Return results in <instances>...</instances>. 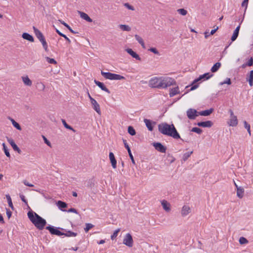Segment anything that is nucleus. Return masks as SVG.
<instances>
[{"label": "nucleus", "mask_w": 253, "mask_h": 253, "mask_svg": "<svg viewBox=\"0 0 253 253\" xmlns=\"http://www.w3.org/2000/svg\"><path fill=\"white\" fill-rule=\"evenodd\" d=\"M175 84L173 79L169 77H154L149 82V86L152 88H166Z\"/></svg>", "instance_id": "obj_1"}, {"label": "nucleus", "mask_w": 253, "mask_h": 253, "mask_svg": "<svg viewBox=\"0 0 253 253\" xmlns=\"http://www.w3.org/2000/svg\"><path fill=\"white\" fill-rule=\"evenodd\" d=\"M158 129L163 134L172 137L174 139L180 138H180V135L173 124L169 125L166 123L160 124L158 125Z\"/></svg>", "instance_id": "obj_2"}, {"label": "nucleus", "mask_w": 253, "mask_h": 253, "mask_svg": "<svg viewBox=\"0 0 253 253\" xmlns=\"http://www.w3.org/2000/svg\"><path fill=\"white\" fill-rule=\"evenodd\" d=\"M28 216L30 221L39 230H42L46 224V221L44 219L32 211L28 212Z\"/></svg>", "instance_id": "obj_3"}, {"label": "nucleus", "mask_w": 253, "mask_h": 253, "mask_svg": "<svg viewBox=\"0 0 253 253\" xmlns=\"http://www.w3.org/2000/svg\"><path fill=\"white\" fill-rule=\"evenodd\" d=\"M101 74L104 78L110 80H125V78L120 75L112 73L110 72H105L102 71Z\"/></svg>", "instance_id": "obj_4"}, {"label": "nucleus", "mask_w": 253, "mask_h": 253, "mask_svg": "<svg viewBox=\"0 0 253 253\" xmlns=\"http://www.w3.org/2000/svg\"><path fill=\"white\" fill-rule=\"evenodd\" d=\"M187 117L190 120H194L199 115V112L194 109L190 108L186 111Z\"/></svg>", "instance_id": "obj_5"}, {"label": "nucleus", "mask_w": 253, "mask_h": 253, "mask_svg": "<svg viewBox=\"0 0 253 253\" xmlns=\"http://www.w3.org/2000/svg\"><path fill=\"white\" fill-rule=\"evenodd\" d=\"M133 242V239L130 234H126L123 240V244L129 247H132Z\"/></svg>", "instance_id": "obj_6"}, {"label": "nucleus", "mask_w": 253, "mask_h": 253, "mask_svg": "<svg viewBox=\"0 0 253 253\" xmlns=\"http://www.w3.org/2000/svg\"><path fill=\"white\" fill-rule=\"evenodd\" d=\"M46 229L48 230L51 234L55 235L57 236H62L63 235L64 233L61 232L57 228L54 227V226L49 225L46 227Z\"/></svg>", "instance_id": "obj_7"}, {"label": "nucleus", "mask_w": 253, "mask_h": 253, "mask_svg": "<svg viewBox=\"0 0 253 253\" xmlns=\"http://www.w3.org/2000/svg\"><path fill=\"white\" fill-rule=\"evenodd\" d=\"M153 145L158 151L161 153H166L167 147L164 146L161 143L154 142Z\"/></svg>", "instance_id": "obj_8"}, {"label": "nucleus", "mask_w": 253, "mask_h": 253, "mask_svg": "<svg viewBox=\"0 0 253 253\" xmlns=\"http://www.w3.org/2000/svg\"><path fill=\"white\" fill-rule=\"evenodd\" d=\"M6 139H7V141L11 145V146L12 147V148L13 149V150L15 151H17L19 154H21L22 152L21 150L19 149V148L15 144L14 140L12 138H9L8 137H6Z\"/></svg>", "instance_id": "obj_9"}, {"label": "nucleus", "mask_w": 253, "mask_h": 253, "mask_svg": "<svg viewBox=\"0 0 253 253\" xmlns=\"http://www.w3.org/2000/svg\"><path fill=\"white\" fill-rule=\"evenodd\" d=\"M91 104L93 107V109L98 114H101L100 106L97 101L93 98H91Z\"/></svg>", "instance_id": "obj_10"}, {"label": "nucleus", "mask_w": 253, "mask_h": 253, "mask_svg": "<svg viewBox=\"0 0 253 253\" xmlns=\"http://www.w3.org/2000/svg\"><path fill=\"white\" fill-rule=\"evenodd\" d=\"M199 126L204 127H211L213 125V123L211 121H207L205 122H201L197 123Z\"/></svg>", "instance_id": "obj_11"}, {"label": "nucleus", "mask_w": 253, "mask_h": 253, "mask_svg": "<svg viewBox=\"0 0 253 253\" xmlns=\"http://www.w3.org/2000/svg\"><path fill=\"white\" fill-rule=\"evenodd\" d=\"M94 82L102 90L105 91V92H107L108 93H110V91H109V90L105 86V85H104V84L103 83H101V82L96 81L95 80L94 81Z\"/></svg>", "instance_id": "obj_12"}, {"label": "nucleus", "mask_w": 253, "mask_h": 253, "mask_svg": "<svg viewBox=\"0 0 253 253\" xmlns=\"http://www.w3.org/2000/svg\"><path fill=\"white\" fill-rule=\"evenodd\" d=\"M229 126H235L238 125V120L236 116L230 117V119L228 122Z\"/></svg>", "instance_id": "obj_13"}, {"label": "nucleus", "mask_w": 253, "mask_h": 253, "mask_svg": "<svg viewBox=\"0 0 253 253\" xmlns=\"http://www.w3.org/2000/svg\"><path fill=\"white\" fill-rule=\"evenodd\" d=\"M109 159L112 167L114 169H116L117 167V161L115 159V156L112 152L109 153Z\"/></svg>", "instance_id": "obj_14"}, {"label": "nucleus", "mask_w": 253, "mask_h": 253, "mask_svg": "<svg viewBox=\"0 0 253 253\" xmlns=\"http://www.w3.org/2000/svg\"><path fill=\"white\" fill-rule=\"evenodd\" d=\"M126 52L130 54L132 57L135 58L136 60H141V58L131 48H127L126 49Z\"/></svg>", "instance_id": "obj_15"}, {"label": "nucleus", "mask_w": 253, "mask_h": 253, "mask_svg": "<svg viewBox=\"0 0 253 253\" xmlns=\"http://www.w3.org/2000/svg\"><path fill=\"white\" fill-rule=\"evenodd\" d=\"M22 80L25 85L31 86L32 85V82L27 75L22 77Z\"/></svg>", "instance_id": "obj_16"}, {"label": "nucleus", "mask_w": 253, "mask_h": 253, "mask_svg": "<svg viewBox=\"0 0 253 253\" xmlns=\"http://www.w3.org/2000/svg\"><path fill=\"white\" fill-rule=\"evenodd\" d=\"M56 205L58 206V208L61 210L62 211H65L66 210H64V209L67 208L68 205L64 202L61 201H58L56 203Z\"/></svg>", "instance_id": "obj_17"}, {"label": "nucleus", "mask_w": 253, "mask_h": 253, "mask_svg": "<svg viewBox=\"0 0 253 253\" xmlns=\"http://www.w3.org/2000/svg\"><path fill=\"white\" fill-rule=\"evenodd\" d=\"M213 76V74H210V73H205L204 75L200 76L197 79L195 80L194 81V83H196L204 78H206V80H208Z\"/></svg>", "instance_id": "obj_18"}, {"label": "nucleus", "mask_w": 253, "mask_h": 253, "mask_svg": "<svg viewBox=\"0 0 253 253\" xmlns=\"http://www.w3.org/2000/svg\"><path fill=\"white\" fill-rule=\"evenodd\" d=\"M81 17L84 19L85 20H86V21L88 22H92V20L91 18H90L88 15L86 14L84 12H81V11H78Z\"/></svg>", "instance_id": "obj_19"}, {"label": "nucleus", "mask_w": 253, "mask_h": 253, "mask_svg": "<svg viewBox=\"0 0 253 253\" xmlns=\"http://www.w3.org/2000/svg\"><path fill=\"white\" fill-rule=\"evenodd\" d=\"M22 37L24 39L30 42H34V39L33 37L27 33H23V34L22 35Z\"/></svg>", "instance_id": "obj_20"}, {"label": "nucleus", "mask_w": 253, "mask_h": 253, "mask_svg": "<svg viewBox=\"0 0 253 253\" xmlns=\"http://www.w3.org/2000/svg\"><path fill=\"white\" fill-rule=\"evenodd\" d=\"M191 209L190 208L187 206H184L182 207V210H181V214L182 216H186L190 212Z\"/></svg>", "instance_id": "obj_21"}, {"label": "nucleus", "mask_w": 253, "mask_h": 253, "mask_svg": "<svg viewBox=\"0 0 253 253\" xmlns=\"http://www.w3.org/2000/svg\"><path fill=\"white\" fill-rule=\"evenodd\" d=\"M213 111V108H211L209 110H206L201 112H199V115L203 116H208L211 114Z\"/></svg>", "instance_id": "obj_22"}, {"label": "nucleus", "mask_w": 253, "mask_h": 253, "mask_svg": "<svg viewBox=\"0 0 253 253\" xmlns=\"http://www.w3.org/2000/svg\"><path fill=\"white\" fill-rule=\"evenodd\" d=\"M162 205L163 206V209L166 211H169L170 210V204L166 200H163L161 202Z\"/></svg>", "instance_id": "obj_23"}, {"label": "nucleus", "mask_w": 253, "mask_h": 253, "mask_svg": "<svg viewBox=\"0 0 253 253\" xmlns=\"http://www.w3.org/2000/svg\"><path fill=\"white\" fill-rule=\"evenodd\" d=\"M239 30H240V26H238V27H236V28L234 30L233 35L231 37V40L232 42L235 41L236 40V39L237 38L238 35H239Z\"/></svg>", "instance_id": "obj_24"}, {"label": "nucleus", "mask_w": 253, "mask_h": 253, "mask_svg": "<svg viewBox=\"0 0 253 253\" xmlns=\"http://www.w3.org/2000/svg\"><path fill=\"white\" fill-rule=\"evenodd\" d=\"M144 122L146 124L147 127L150 131H152L153 129V126L152 125V122L147 119H144Z\"/></svg>", "instance_id": "obj_25"}, {"label": "nucleus", "mask_w": 253, "mask_h": 253, "mask_svg": "<svg viewBox=\"0 0 253 253\" xmlns=\"http://www.w3.org/2000/svg\"><path fill=\"white\" fill-rule=\"evenodd\" d=\"M33 29L34 31V33L37 37V38L40 40V39H42V38L44 37L43 34L42 33V32L39 30L38 29H37L35 27H33Z\"/></svg>", "instance_id": "obj_26"}, {"label": "nucleus", "mask_w": 253, "mask_h": 253, "mask_svg": "<svg viewBox=\"0 0 253 253\" xmlns=\"http://www.w3.org/2000/svg\"><path fill=\"white\" fill-rule=\"evenodd\" d=\"M247 77V80L249 81L250 85L252 86L253 85V70L250 72Z\"/></svg>", "instance_id": "obj_27"}, {"label": "nucleus", "mask_w": 253, "mask_h": 253, "mask_svg": "<svg viewBox=\"0 0 253 253\" xmlns=\"http://www.w3.org/2000/svg\"><path fill=\"white\" fill-rule=\"evenodd\" d=\"M244 193V189L242 187L238 188L237 189V196L239 198H242L243 197Z\"/></svg>", "instance_id": "obj_28"}, {"label": "nucleus", "mask_w": 253, "mask_h": 253, "mask_svg": "<svg viewBox=\"0 0 253 253\" xmlns=\"http://www.w3.org/2000/svg\"><path fill=\"white\" fill-rule=\"evenodd\" d=\"M179 93L178 87L172 88L170 89L169 92L170 97H172Z\"/></svg>", "instance_id": "obj_29"}, {"label": "nucleus", "mask_w": 253, "mask_h": 253, "mask_svg": "<svg viewBox=\"0 0 253 253\" xmlns=\"http://www.w3.org/2000/svg\"><path fill=\"white\" fill-rule=\"evenodd\" d=\"M221 66V63L220 62H216L215 64L213 65V66L211 68V71L212 73L216 72L218 71L219 68Z\"/></svg>", "instance_id": "obj_30"}, {"label": "nucleus", "mask_w": 253, "mask_h": 253, "mask_svg": "<svg viewBox=\"0 0 253 253\" xmlns=\"http://www.w3.org/2000/svg\"><path fill=\"white\" fill-rule=\"evenodd\" d=\"M10 120V121L11 122L13 126L15 127L18 130H21V126H20V125L17 123L16 122H15L14 119H13L12 118H10V117H9L8 118Z\"/></svg>", "instance_id": "obj_31"}, {"label": "nucleus", "mask_w": 253, "mask_h": 253, "mask_svg": "<svg viewBox=\"0 0 253 253\" xmlns=\"http://www.w3.org/2000/svg\"><path fill=\"white\" fill-rule=\"evenodd\" d=\"M59 21L62 24H63L64 26H65L66 27H67L69 30V31L73 33V34H77V33H78V32H76L75 31H74V30H72V29L69 26V25H68L66 23H65L64 21L61 20H59Z\"/></svg>", "instance_id": "obj_32"}, {"label": "nucleus", "mask_w": 253, "mask_h": 253, "mask_svg": "<svg viewBox=\"0 0 253 253\" xmlns=\"http://www.w3.org/2000/svg\"><path fill=\"white\" fill-rule=\"evenodd\" d=\"M119 27L124 31H130L131 30L130 27L126 25L121 24L119 25Z\"/></svg>", "instance_id": "obj_33"}, {"label": "nucleus", "mask_w": 253, "mask_h": 253, "mask_svg": "<svg viewBox=\"0 0 253 253\" xmlns=\"http://www.w3.org/2000/svg\"><path fill=\"white\" fill-rule=\"evenodd\" d=\"M62 124H63L64 126H65V128H67V129H69L70 130H72V131H73L74 132H76V130L70 126L68 125L65 120L64 119H62Z\"/></svg>", "instance_id": "obj_34"}, {"label": "nucleus", "mask_w": 253, "mask_h": 253, "mask_svg": "<svg viewBox=\"0 0 253 253\" xmlns=\"http://www.w3.org/2000/svg\"><path fill=\"white\" fill-rule=\"evenodd\" d=\"M2 145L3 146V151L4 152L5 155L7 157L9 158L10 157V155L8 149L7 147H6L5 144L4 143H3Z\"/></svg>", "instance_id": "obj_35"}, {"label": "nucleus", "mask_w": 253, "mask_h": 253, "mask_svg": "<svg viewBox=\"0 0 253 253\" xmlns=\"http://www.w3.org/2000/svg\"><path fill=\"white\" fill-rule=\"evenodd\" d=\"M56 32L60 36H61V37H63L64 38H65V39L66 40H67V41L68 42V43H70L71 42V40L65 35L63 34L60 31H59V30H58V29H56Z\"/></svg>", "instance_id": "obj_36"}, {"label": "nucleus", "mask_w": 253, "mask_h": 253, "mask_svg": "<svg viewBox=\"0 0 253 253\" xmlns=\"http://www.w3.org/2000/svg\"><path fill=\"white\" fill-rule=\"evenodd\" d=\"M128 132L131 135L133 136L135 135L136 132L134 128L131 126H129L127 129Z\"/></svg>", "instance_id": "obj_37"}, {"label": "nucleus", "mask_w": 253, "mask_h": 253, "mask_svg": "<svg viewBox=\"0 0 253 253\" xmlns=\"http://www.w3.org/2000/svg\"><path fill=\"white\" fill-rule=\"evenodd\" d=\"M77 233H75V232H73L71 231H68L65 233H64V234H63V235H65L66 237H71V236L75 237L77 236Z\"/></svg>", "instance_id": "obj_38"}, {"label": "nucleus", "mask_w": 253, "mask_h": 253, "mask_svg": "<svg viewBox=\"0 0 253 253\" xmlns=\"http://www.w3.org/2000/svg\"><path fill=\"white\" fill-rule=\"evenodd\" d=\"M193 153V151L188 152L183 154L182 159L184 161H186L190 155Z\"/></svg>", "instance_id": "obj_39"}, {"label": "nucleus", "mask_w": 253, "mask_h": 253, "mask_svg": "<svg viewBox=\"0 0 253 253\" xmlns=\"http://www.w3.org/2000/svg\"><path fill=\"white\" fill-rule=\"evenodd\" d=\"M6 198L7 200V202H8L9 206L12 209V210H13V206L12 204V200L10 198V196L9 195H6Z\"/></svg>", "instance_id": "obj_40"}, {"label": "nucleus", "mask_w": 253, "mask_h": 253, "mask_svg": "<svg viewBox=\"0 0 253 253\" xmlns=\"http://www.w3.org/2000/svg\"><path fill=\"white\" fill-rule=\"evenodd\" d=\"M244 126H245V128H246L247 129V131H248L249 135L251 136V129H250V125L246 121H245L244 122Z\"/></svg>", "instance_id": "obj_41"}, {"label": "nucleus", "mask_w": 253, "mask_h": 253, "mask_svg": "<svg viewBox=\"0 0 253 253\" xmlns=\"http://www.w3.org/2000/svg\"><path fill=\"white\" fill-rule=\"evenodd\" d=\"M191 131L196 132L198 134H201L203 130L199 127H194L192 128Z\"/></svg>", "instance_id": "obj_42"}, {"label": "nucleus", "mask_w": 253, "mask_h": 253, "mask_svg": "<svg viewBox=\"0 0 253 253\" xmlns=\"http://www.w3.org/2000/svg\"><path fill=\"white\" fill-rule=\"evenodd\" d=\"M239 241L241 245L247 244L248 243V240L243 237H240Z\"/></svg>", "instance_id": "obj_43"}, {"label": "nucleus", "mask_w": 253, "mask_h": 253, "mask_svg": "<svg viewBox=\"0 0 253 253\" xmlns=\"http://www.w3.org/2000/svg\"><path fill=\"white\" fill-rule=\"evenodd\" d=\"M94 226L91 223H86L85 227L84 228V231L85 232H87L91 228H92Z\"/></svg>", "instance_id": "obj_44"}, {"label": "nucleus", "mask_w": 253, "mask_h": 253, "mask_svg": "<svg viewBox=\"0 0 253 253\" xmlns=\"http://www.w3.org/2000/svg\"><path fill=\"white\" fill-rule=\"evenodd\" d=\"M45 59H46V61L50 64H57V62L53 58H50L48 57H46Z\"/></svg>", "instance_id": "obj_45"}, {"label": "nucleus", "mask_w": 253, "mask_h": 253, "mask_svg": "<svg viewBox=\"0 0 253 253\" xmlns=\"http://www.w3.org/2000/svg\"><path fill=\"white\" fill-rule=\"evenodd\" d=\"M177 12L181 15L184 16L187 13V11L184 8H180L177 10Z\"/></svg>", "instance_id": "obj_46"}, {"label": "nucleus", "mask_w": 253, "mask_h": 253, "mask_svg": "<svg viewBox=\"0 0 253 253\" xmlns=\"http://www.w3.org/2000/svg\"><path fill=\"white\" fill-rule=\"evenodd\" d=\"M121 229L120 228L116 230L113 233V235L111 236V239L113 240L118 235V233L120 231Z\"/></svg>", "instance_id": "obj_47"}, {"label": "nucleus", "mask_w": 253, "mask_h": 253, "mask_svg": "<svg viewBox=\"0 0 253 253\" xmlns=\"http://www.w3.org/2000/svg\"><path fill=\"white\" fill-rule=\"evenodd\" d=\"M248 2H249V0H244V1L242 3V6L245 7L244 14L245 13L246 10L247 9Z\"/></svg>", "instance_id": "obj_48"}, {"label": "nucleus", "mask_w": 253, "mask_h": 253, "mask_svg": "<svg viewBox=\"0 0 253 253\" xmlns=\"http://www.w3.org/2000/svg\"><path fill=\"white\" fill-rule=\"evenodd\" d=\"M224 84H231V81L230 78H227L225 81L223 82H221L219 83L220 85H222Z\"/></svg>", "instance_id": "obj_49"}, {"label": "nucleus", "mask_w": 253, "mask_h": 253, "mask_svg": "<svg viewBox=\"0 0 253 253\" xmlns=\"http://www.w3.org/2000/svg\"><path fill=\"white\" fill-rule=\"evenodd\" d=\"M149 51L154 53L155 54L159 55V52L158 50L155 47H151L148 49Z\"/></svg>", "instance_id": "obj_50"}, {"label": "nucleus", "mask_w": 253, "mask_h": 253, "mask_svg": "<svg viewBox=\"0 0 253 253\" xmlns=\"http://www.w3.org/2000/svg\"><path fill=\"white\" fill-rule=\"evenodd\" d=\"M42 137L43 138L44 143L50 147H51V144L50 141L44 135H42Z\"/></svg>", "instance_id": "obj_51"}, {"label": "nucleus", "mask_w": 253, "mask_h": 253, "mask_svg": "<svg viewBox=\"0 0 253 253\" xmlns=\"http://www.w3.org/2000/svg\"><path fill=\"white\" fill-rule=\"evenodd\" d=\"M135 39L137 41V42L139 43H141V42H143V40L142 39V38L140 37L139 36H138L137 35H135Z\"/></svg>", "instance_id": "obj_52"}, {"label": "nucleus", "mask_w": 253, "mask_h": 253, "mask_svg": "<svg viewBox=\"0 0 253 253\" xmlns=\"http://www.w3.org/2000/svg\"><path fill=\"white\" fill-rule=\"evenodd\" d=\"M123 142L125 145V148L127 149V152H129V151H131L130 147H129L128 144L127 143L126 140L123 139Z\"/></svg>", "instance_id": "obj_53"}, {"label": "nucleus", "mask_w": 253, "mask_h": 253, "mask_svg": "<svg viewBox=\"0 0 253 253\" xmlns=\"http://www.w3.org/2000/svg\"><path fill=\"white\" fill-rule=\"evenodd\" d=\"M128 155H129V156L131 159V161L132 162V163L133 164H135V161L134 160V158H133V157L132 155V153L131 152V151H129V152H128Z\"/></svg>", "instance_id": "obj_54"}, {"label": "nucleus", "mask_w": 253, "mask_h": 253, "mask_svg": "<svg viewBox=\"0 0 253 253\" xmlns=\"http://www.w3.org/2000/svg\"><path fill=\"white\" fill-rule=\"evenodd\" d=\"M248 66H252L253 65V58L251 57L246 63Z\"/></svg>", "instance_id": "obj_55"}, {"label": "nucleus", "mask_w": 253, "mask_h": 253, "mask_svg": "<svg viewBox=\"0 0 253 253\" xmlns=\"http://www.w3.org/2000/svg\"><path fill=\"white\" fill-rule=\"evenodd\" d=\"M124 5L126 8H127L128 9H130V10H134V7L130 5V4H129V3H125Z\"/></svg>", "instance_id": "obj_56"}, {"label": "nucleus", "mask_w": 253, "mask_h": 253, "mask_svg": "<svg viewBox=\"0 0 253 253\" xmlns=\"http://www.w3.org/2000/svg\"><path fill=\"white\" fill-rule=\"evenodd\" d=\"M42 44L43 47L44 49V50L46 51H48V47H47V44L46 41L42 42Z\"/></svg>", "instance_id": "obj_57"}, {"label": "nucleus", "mask_w": 253, "mask_h": 253, "mask_svg": "<svg viewBox=\"0 0 253 253\" xmlns=\"http://www.w3.org/2000/svg\"><path fill=\"white\" fill-rule=\"evenodd\" d=\"M67 211L68 212H74L75 213H78V211H77V210H76L74 208H71V209H69Z\"/></svg>", "instance_id": "obj_58"}, {"label": "nucleus", "mask_w": 253, "mask_h": 253, "mask_svg": "<svg viewBox=\"0 0 253 253\" xmlns=\"http://www.w3.org/2000/svg\"><path fill=\"white\" fill-rule=\"evenodd\" d=\"M6 214L8 218L11 216L12 212L9 210L6 209Z\"/></svg>", "instance_id": "obj_59"}, {"label": "nucleus", "mask_w": 253, "mask_h": 253, "mask_svg": "<svg viewBox=\"0 0 253 253\" xmlns=\"http://www.w3.org/2000/svg\"><path fill=\"white\" fill-rule=\"evenodd\" d=\"M23 183H24L25 185H26V186H29V187H33V186H34V185H33V184H31V183H29V182H28L27 181H26V180H24V181H23Z\"/></svg>", "instance_id": "obj_60"}, {"label": "nucleus", "mask_w": 253, "mask_h": 253, "mask_svg": "<svg viewBox=\"0 0 253 253\" xmlns=\"http://www.w3.org/2000/svg\"><path fill=\"white\" fill-rule=\"evenodd\" d=\"M20 197L21 198V200L26 204L27 203V200L25 198V196L23 195H20Z\"/></svg>", "instance_id": "obj_61"}, {"label": "nucleus", "mask_w": 253, "mask_h": 253, "mask_svg": "<svg viewBox=\"0 0 253 253\" xmlns=\"http://www.w3.org/2000/svg\"><path fill=\"white\" fill-rule=\"evenodd\" d=\"M218 29V27H216L213 30H212L211 32H210V34L211 35H213L215 32Z\"/></svg>", "instance_id": "obj_62"}, {"label": "nucleus", "mask_w": 253, "mask_h": 253, "mask_svg": "<svg viewBox=\"0 0 253 253\" xmlns=\"http://www.w3.org/2000/svg\"><path fill=\"white\" fill-rule=\"evenodd\" d=\"M198 86V84H195V85H193L190 88V90H193L194 89H195L196 88H197Z\"/></svg>", "instance_id": "obj_63"}, {"label": "nucleus", "mask_w": 253, "mask_h": 253, "mask_svg": "<svg viewBox=\"0 0 253 253\" xmlns=\"http://www.w3.org/2000/svg\"><path fill=\"white\" fill-rule=\"evenodd\" d=\"M204 34H205V37L206 39L208 38V37L211 35L210 33H209V32H207V31L205 32Z\"/></svg>", "instance_id": "obj_64"}]
</instances>
